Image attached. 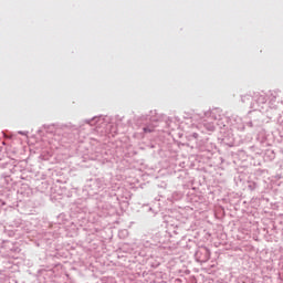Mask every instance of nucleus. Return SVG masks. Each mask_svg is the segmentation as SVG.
Masks as SVG:
<instances>
[{
  "instance_id": "1",
  "label": "nucleus",
  "mask_w": 283,
  "mask_h": 283,
  "mask_svg": "<svg viewBox=\"0 0 283 283\" xmlns=\"http://www.w3.org/2000/svg\"><path fill=\"white\" fill-rule=\"evenodd\" d=\"M144 132L148 133V134H151V132H154V128L145 127Z\"/></svg>"
}]
</instances>
